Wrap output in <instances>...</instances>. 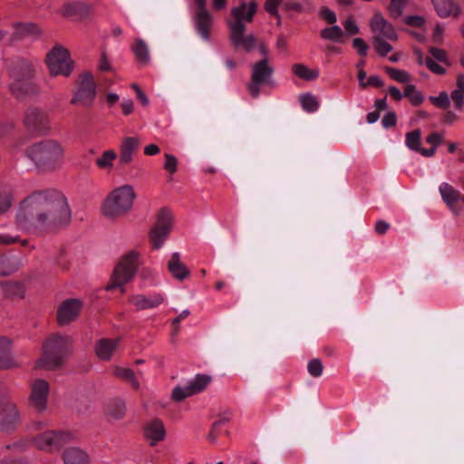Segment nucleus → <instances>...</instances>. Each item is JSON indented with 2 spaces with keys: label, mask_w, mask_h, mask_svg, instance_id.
I'll use <instances>...</instances> for the list:
<instances>
[{
  "label": "nucleus",
  "mask_w": 464,
  "mask_h": 464,
  "mask_svg": "<svg viewBox=\"0 0 464 464\" xmlns=\"http://www.w3.org/2000/svg\"><path fill=\"white\" fill-rule=\"evenodd\" d=\"M71 209L66 198L58 192H37L25 198L15 213L16 227L40 235L56 227L67 225Z\"/></svg>",
  "instance_id": "1"
},
{
  "label": "nucleus",
  "mask_w": 464,
  "mask_h": 464,
  "mask_svg": "<svg viewBox=\"0 0 464 464\" xmlns=\"http://www.w3.org/2000/svg\"><path fill=\"white\" fill-rule=\"evenodd\" d=\"M64 147L53 139L44 140L31 144L25 150L26 157L36 168L43 170H53L63 163Z\"/></svg>",
  "instance_id": "2"
},
{
  "label": "nucleus",
  "mask_w": 464,
  "mask_h": 464,
  "mask_svg": "<svg viewBox=\"0 0 464 464\" xmlns=\"http://www.w3.org/2000/svg\"><path fill=\"white\" fill-rule=\"evenodd\" d=\"M135 198L133 186L121 185L109 193L102 204V211L107 218L123 216L132 208Z\"/></svg>",
  "instance_id": "3"
},
{
  "label": "nucleus",
  "mask_w": 464,
  "mask_h": 464,
  "mask_svg": "<svg viewBox=\"0 0 464 464\" xmlns=\"http://www.w3.org/2000/svg\"><path fill=\"white\" fill-rule=\"evenodd\" d=\"M72 339L67 335L55 334L47 339L43 354L35 362L38 369H52L62 363L63 357L71 349Z\"/></svg>",
  "instance_id": "4"
},
{
  "label": "nucleus",
  "mask_w": 464,
  "mask_h": 464,
  "mask_svg": "<svg viewBox=\"0 0 464 464\" xmlns=\"http://www.w3.org/2000/svg\"><path fill=\"white\" fill-rule=\"evenodd\" d=\"M139 253L132 250L124 255L114 268L107 289H120L125 292V285L135 276L139 267Z\"/></svg>",
  "instance_id": "5"
},
{
  "label": "nucleus",
  "mask_w": 464,
  "mask_h": 464,
  "mask_svg": "<svg viewBox=\"0 0 464 464\" xmlns=\"http://www.w3.org/2000/svg\"><path fill=\"white\" fill-rule=\"evenodd\" d=\"M47 66L53 76H68L72 71V62L68 51L63 46H54L47 54Z\"/></svg>",
  "instance_id": "6"
},
{
  "label": "nucleus",
  "mask_w": 464,
  "mask_h": 464,
  "mask_svg": "<svg viewBox=\"0 0 464 464\" xmlns=\"http://www.w3.org/2000/svg\"><path fill=\"white\" fill-rule=\"evenodd\" d=\"M173 222V215L168 208H162L158 214L156 224L152 227L150 240L154 249H160L165 243Z\"/></svg>",
  "instance_id": "7"
},
{
  "label": "nucleus",
  "mask_w": 464,
  "mask_h": 464,
  "mask_svg": "<svg viewBox=\"0 0 464 464\" xmlns=\"http://www.w3.org/2000/svg\"><path fill=\"white\" fill-rule=\"evenodd\" d=\"M72 434L63 430H47L35 439L38 449L49 452L60 450L72 440Z\"/></svg>",
  "instance_id": "8"
},
{
  "label": "nucleus",
  "mask_w": 464,
  "mask_h": 464,
  "mask_svg": "<svg viewBox=\"0 0 464 464\" xmlns=\"http://www.w3.org/2000/svg\"><path fill=\"white\" fill-rule=\"evenodd\" d=\"M96 97V85L91 73H83L81 76L77 90L75 91L71 103L83 107H90Z\"/></svg>",
  "instance_id": "9"
},
{
  "label": "nucleus",
  "mask_w": 464,
  "mask_h": 464,
  "mask_svg": "<svg viewBox=\"0 0 464 464\" xmlns=\"http://www.w3.org/2000/svg\"><path fill=\"white\" fill-rule=\"evenodd\" d=\"M50 385L44 379H35L30 384L29 401L38 412H44L48 407Z\"/></svg>",
  "instance_id": "10"
},
{
  "label": "nucleus",
  "mask_w": 464,
  "mask_h": 464,
  "mask_svg": "<svg viewBox=\"0 0 464 464\" xmlns=\"http://www.w3.org/2000/svg\"><path fill=\"white\" fill-rule=\"evenodd\" d=\"M272 72L273 68L268 65L266 59L254 64L252 78L247 85V89L254 98L259 95L262 85L270 83Z\"/></svg>",
  "instance_id": "11"
},
{
  "label": "nucleus",
  "mask_w": 464,
  "mask_h": 464,
  "mask_svg": "<svg viewBox=\"0 0 464 464\" xmlns=\"http://www.w3.org/2000/svg\"><path fill=\"white\" fill-rule=\"evenodd\" d=\"M198 10L193 17L196 30L199 36L205 40H209V27L212 24L213 18L210 13L207 10L206 0H193Z\"/></svg>",
  "instance_id": "12"
},
{
  "label": "nucleus",
  "mask_w": 464,
  "mask_h": 464,
  "mask_svg": "<svg viewBox=\"0 0 464 464\" xmlns=\"http://www.w3.org/2000/svg\"><path fill=\"white\" fill-rule=\"evenodd\" d=\"M370 27L373 34V39L386 38L391 41L397 39V33L393 25L381 13L374 14L370 21Z\"/></svg>",
  "instance_id": "13"
},
{
  "label": "nucleus",
  "mask_w": 464,
  "mask_h": 464,
  "mask_svg": "<svg viewBox=\"0 0 464 464\" xmlns=\"http://www.w3.org/2000/svg\"><path fill=\"white\" fill-rule=\"evenodd\" d=\"M229 40L237 49L251 52L255 47L256 39L253 34H246V25L234 24L228 27Z\"/></svg>",
  "instance_id": "14"
},
{
  "label": "nucleus",
  "mask_w": 464,
  "mask_h": 464,
  "mask_svg": "<svg viewBox=\"0 0 464 464\" xmlns=\"http://www.w3.org/2000/svg\"><path fill=\"white\" fill-rule=\"evenodd\" d=\"M82 308L79 299H67L63 301L57 310V321L61 325H66L74 321Z\"/></svg>",
  "instance_id": "15"
},
{
  "label": "nucleus",
  "mask_w": 464,
  "mask_h": 464,
  "mask_svg": "<svg viewBox=\"0 0 464 464\" xmlns=\"http://www.w3.org/2000/svg\"><path fill=\"white\" fill-rule=\"evenodd\" d=\"M9 91L17 99H24L40 92L39 85L34 78L12 81L9 84Z\"/></svg>",
  "instance_id": "16"
},
{
  "label": "nucleus",
  "mask_w": 464,
  "mask_h": 464,
  "mask_svg": "<svg viewBox=\"0 0 464 464\" xmlns=\"http://www.w3.org/2000/svg\"><path fill=\"white\" fill-rule=\"evenodd\" d=\"M256 11V4L255 2L243 3L238 6L233 7L231 14L234 20H228L227 25L231 27L234 24L246 25L253 20Z\"/></svg>",
  "instance_id": "17"
},
{
  "label": "nucleus",
  "mask_w": 464,
  "mask_h": 464,
  "mask_svg": "<svg viewBox=\"0 0 464 464\" xmlns=\"http://www.w3.org/2000/svg\"><path fill=\"white\" fill-rule=\"evenodd\" d=\"M24 123L32 131L45 133L48 130V118L39 109H28L25 112Z\"/></svg>",
  "instance_id": "18"
},
{
  "label": "nucleus",
  "mask_w": 464,
  "mask_h": 464,
  "mask_svg": "<svg viewBox=\"0 0 464 464\" xmlns=\"http://www.w3.org/2000/svg\"><path fill=\"white\" fill-rule=\"evenodd\" d=\"M165 301V296L160 293H152L149 295L138 294L131 295L130 304L137 310L153 309L160 306Z\"/></svg>",
  "instance_id": "19"
},
{
  "label": "nucleus",
  "mask_w": 464,
  "mask_h": 464,
  "mask_svg": "<svg viewBox=\"0 0 464 464\" xmlns=\"http://www.w3.org/2000/svg\"><path fill=\"white\" fill-rule=\"evenodd\" d=\"M439 192L443 202L448 206L450 210L455 216H459L462 209L457 207V203L460 201V192L447 182H442L440 185Z\"/></svg>",
  "instance_id": "20"
},
{
  "label": "nucleus",
  "mask_w": 464,
  "mask_h": 464,
  "mask_svg": "<svg viewBox=\"0 0 464 464\" xmlns=\"http://www.w3.org/2000/svg\"><path fill=\"white\" fill-rule=\"evenodd\" d=\"M18 422V411L14 403L5 404L0 409V430L10 431L14 430Z\"/></svg>",
  "instance_id": "21"
},
{
  "label": "nucleus",
  "mask_w": 464,
  "mask_h": 464,
  "mask_svg": "<svg viewBox=\"0 0 464 464\" xmlns=\"http://www.w3.org/2000/svg\"><path fill=\"white\" fill-rule=\"evenodd\" d=\"M34 65L28 61L19 60L13 63L9 70V74L12 81L34 78Z\"/></svg>",
  "instance_id": "22"
},
{
  "label": "nucleus",
  "mask_w": 464,
  "mask_h": 464,
  "mask_svg": "<svg viewBox=\"0 0 464 464\" xmlns=\"http://www.w3.org/2000/svg\"><path fill=\"white\" fill-rule=\"evenodd\" d=\"M144 435L150 445H155L166 437V430L161 420L155 419L149 421L144 427Z\"/></svg>",
  "instance_id": "23"
},
{
  "label": "nucleus",
  "mask_w": 464,
  "mask_h": 464,
  "mask_svg": "<svg viewBox=\"0 0 464 464\" xmlns=\"http://www.w3.org/2000/svg\"><path fill=\"white\" fill-rule=\"evenodd\" d=\"M139 146L140 140L137 137H125L120 145V163L126 165L131 162Z\"/></svg>",
  "instance_id": "24"
},
{
  "label": "nucleus",
  "mask_w": 464,
  "mask_h": 464,
  "mask_svg": "<svg viewBox=\"0 0 464 464\" xmlns=\"http://www.w3.org/2000/svg\"><path fill=\"white\" fill-rule=\"evenodd\" d=\"M437 14L440 18L458 17L460 7L453 0H432Z\"/></svg>",
  "instance_id": "25"
},
{
  "label": "nucleus",
  "mask_w": 464,
  "mask_h": 464,
  "mask_svg": "<svg viewBox=\"0 0 464 464\" xmlns=\"http://www.w3.org/2000/svg\"><path fill=\"white\" fill-rule=\"evenodd\" d=\"M119 339H102L95 345V353L100 360H111L119 345Z\"/></svg>",
  "instance_id": "26"
},
{
  "label": "nucleus",
  "mask_w": 464,
  "mask_h": 464,
  "mask_svg": "<svg viewBox=\"0 0 464 464\" xmlns=\"http://www.w3.org/2000/svg\"><path fill=\"white\" fill-rule=\"evenodd\" d=\"M12 343L7 338L0 339V369L16 366L11 350Z\"/></svg>",
  "instance_id": "27"
},
{
  "label": "nucleus",
  "mask_w": 464,
  "mask_h": 464,
  "mask_svg": "<svg viewBox=\"0 0 464 464\" xmlns=\"http://www.w3.org/2000/svg\"><path fill=\"white\" fill-rule=\"evenodd\" d=\"M168 269L173 277L180 281L186 279L189 275V271L186 266L181 263L179 254L177 252L172 254L168 263Z\"/></svg>",
  "instance_id": "28"
},
{
  "label": "nucleus",
  "mask_w": 464,
  "mask_h": 464,
  "mask_svg": "<svg viewBox=\"0 0 464 464\" xmlns=\"http://www.w3.org/2000/svg\"><path fill=\"white\" fill-rule=\"evenodd\" d=\"M65 464H89V458L85 452L78 448L68 449L63 456Z\"/></svg>",
  "instance_id": "29"
},
{
  "label": "nucleus",
  "mask_w": 464,
  "mask_h": 464,
  "mask_svg": "<svg viewBox=\"0 0 464 464\" xmlns=\"http://www.w3.org/2000/svg\"><path fill=\"white\" fill-rule=\"evenodd\" d=\"M116 159L117 153L113 150H106L95 160V165L100 169L110 171L113 169Z\"/></svg>",
  "instance_id": "30"
},
{
  "label": "nucleus",
  "mask_w": 464,
  "mask_h": 464,
  "mask_svg": "<svg viewBox=\"0 0 464 464\" xmlns=\"http://www.w3.org/2000/svg\"><path fill=\"white\" fill-rule=\"evenodd\" d=\"M211 382V377L205 374H198L188 381L187 386L190 390V393L197 394L201 392Z\"/></svg>",
  "instance_id": "31"
},
{
  "label": "nucleus",
  "mask_w": 464,
  "mask_h": 464,
  "mask_svg": "<svg viewBox=\"0 0 464 464\" xmlns=\"http://www.w3.org/2000/svg\"><path fill=\"white\" fill-rule=\"evenodd\" d=\"M293 72L299 78L305 81L315 80L319 76L317 69H310L303 63H296L293 65Z\"/></svg>",
  "instance_id": "32"
},
{
  "label": "nucleus",
  "mask_w": 464,
  "mask_h": 464,
  "mask_svg": "<svg viewBox=\"0 0 464 464\" xmlns=\"http://www.w3.org/2000/svg\"><path fill=\"white\" fill-rule=\"evenodd\" d=\"M20 266L17 259L7 256H0V276H9L15 272Z\"/></svg>",
  "instance_id": "33"
},
{
  "label": "nucleus",
  "mask_w": 464,
  "mask_h": 464,
  "mask_svg": "<svg viewBox=\"0 0 464 464\" xmlns=\"http://www.w3.org/2000/svg\"><path fill=\"white\" fill-rule=\"evenodd\" d=\"M132 51L140 63H148L150 60V53L146 43L141 39H137L133 45Z\"/></svg>",
  "instance_id": "34"
},
{
  "label": "nucleus",
  "mask_w": 464,
  "mask_h": 464,
  "mask_svg": "<svg viewBox=\"0 0 464 464\" xmlns=\"http://www.w3.org/2000/svg\"><path fill=\"white\" fill-rule=\"evenodd\" d=\"M321 37L336 43H343V32L338 25H333L323 29L320 33Z\"/></svg>",
  "instance_id": "35"
},
{
  "label": "nucleus",
  "mask_w": 464,
  "mask_h": 464,
  "mask_svg": "<svg viewBox=\"0 0 464 464\" xmlns=\"http://www.w3.org/2000/svg\"><path fill=\"white\" fill-rule=\"evenodd\" d=\"M115 375L126 381L133 389H140V382L137 380L134 372L130 368H117Z\"/></svg>",
  "instance_id": "36"
},
{
  "label": "nucleus",
  "mask_w": 464,
  "mask_h": 464,
  "mask_svg": "<svg viewBox=\"0 0 464 464\" xmlns=\"http://www.w3.org/2000/svg\"><path fill=\"white\" fill-rule=\"evenodd\" d=\"M125 402L121 399H115L109 403L108 415L117 420L125 414Z\"/></svg>",
  "instance_id": "37"
},
{
  "label": "nucleus",
  "mask_w": 464,
  "mask_h": 464,
  "mask_svg": "<svg viewBox=\"0 0 464 464\" xmlns=\"http://www.w3.org/2000/svg\"><path fill=\"white\" fill-rule=\"evenodd\" d=\"M420 130H414L411 132L406 133L405 145L409 150L418 152L419 150H420Z\"/></svg>",
  "instance_id": "38"
},
{
  "label": "nucleus",
  "mask_w": 464,
  "mask_h": 464,
  "mask_svg": "<svg viewBox=\"0 0 464 464\" xmlns=\"http://www.w3.org/2000/svg\"><path fill=\"white\" fill-rule=\"evenodd\" d=\"M84 10V5L82 2H69L63 5L61 14L64 17H72L82 13Z\"/></svg>",
  "instance_id": "39"
},
{
  "label": "nucleus",
  "mask_w": 464,
  "mask_h": 464,
  "mask_svg": "<svg viewBox=\"0 0 464 464\" xmlns=\"http://www.w3.org/2000/svg\"><path fill=\"white\" fill-rule=\"evenodd\" d=\"M302 108L307 112H314L318 109V101L316 97L311 93H305L300 96Z\"/></svg>",
  "instance_id": "40"
},
{
  "label": "nucleus",
  "mask_w": 464,
  "mask_h": 464,
  "mask_svg": "<svg viewBox=\"0 0 464 464\" xmlns=\"http://www.w3.org/2000/svg\"><path fill=\"white\" fill-rule=\"evenodd\" d=\"M386 72L390 75L392 79L399 82L407 83L411 81V76L408 72L404 70L387 67Z\"/></svg>",
  "instance_id": "41"
},
{
  "label": "nucleus",
  "mask_w": 464,
  "mask_h": 464,
  "mask_svg": "<svg viewBox=\"0 0 464 464\" xmlns=\"http://www.w3.org/2000/svg\"><path fill=\"white\" fill-rule=\"evenodd\" d=\"M404 95L415 106L420 105L424 100L422 93L412 84L406 86Z\"/></svg>",
  "instance_id": "42"
},
{
  "label": "nucleus",
  "mask_w": 464,
  "mask_h": 464,
  "mask_svg": "<svg viewBox=\"0 0 464 464\" xmlns=\"http://www.w3.org/2000/svg\"><path fill=\"white\" fill-rule=\"evenodd\" d=\"M430 101L438 108L448 109L450 105V98L447 92L443 91L437 96H430Z\"/></svg>",
  "instance_id": "43"
},
{
  "label": "nucleus",
  "mask_w": 464,
  "mask_h": 464,
  "mask_svg": "<svg viewBox=\"0 0 464 464\" xmlns=\"http://www.w3.org/2000/svg\"><path fill=\"white\" fill-rule=\"evenodd\" d=\"M406 3L407 0H391V5L389 6L390 15L393 19L400 18L403 13Z\"/></svg>",
  "instance_id": "44"
},
{
  "label": "nucleus",
  "mask_w": 464,
  "mask_h": 464,
  "mask_svg": "<svg viewBox=\"0 0 464 464\" xmlns=\"http://www.w3.org/2000/svg\"><path fill=\"white\" fill-rule=\"evenodd\" d=\"M386 38L373 39L372 44L378 53L386 56L392 50V46L387 43Z\"/></svg>",
  "instance_id": "45"
},
{
  "label": "nucleus",
  "mask_w": 464,
  "mask_h": 464,
  "mask_svg": "<svg viewBox=\"0 0 464 464\" xmlns=\"http://www.w3.org/2000/svg\"><path fill=\"white\" fill-rule=\"evenodd\" d=\"M13 195L9 191H0V215L6 212L13 204Z\"/></svg>",
  "instance_id": "46"
},
{
  "label": "nucleus",
  "mask_w": 464,
  "mask_h": 464,
  "mask_svg": "<svg viewBox=\"0 0 464 464\" xmlns=\"http://www.w3.org/2000/svg\"><path fill=\"white\" fill-rule=\"evenodd\" d=\"M323 363L319 359H313L307 364V371L313 377H319L323 373Z\"/></svg>",
  "instance_id": "47"
},
{
  "label": "nucleus",
  "mask_w": 464,
  "mask_h": 464,
  "mask_svg": "<svg viewBox=\"0 0 464 464\" xmlns=\"http://www.w3.org/2000/svg\"><path fill=\"white\" fill-rule=\"evenodd\" d=\"M430 53L435 62L442 63L446 65H450V61L447 53L440 48L432 47L430 49Z\"/></svg>",
  "instance_id": "48"
},
{
  "label": "nucleus",
  "mask_w": 464,
  "mask_h": 464,
  "mask_svg": "<svg viewBox=\"0 0 464 464\" xmlns=\"http://www.w3.org/2000/svg\"><path fill=\"white\" fill-rule=\"evenodd\" d=\"M18 29L24 35L39 36L42 34L41 29L34 24H21Z\"/></svg>",
  "instance_id": "49"
},
{
  "label": "nucleus",
  "mask_w": 464,
  "mask_h": 464,
  "mask_svg": "<svg viewBox=\"0 0 464 464\" xmlns=\"http://www.w3.org/2000/svg\"><path fill=\"white\" fill-rule=\"evenodd\" d=\"M283 0H266L265 9L266 11L275 16L278 22L280 21V15L278 14V6L282 4Z\"/></svg>",
  "instance_id": "50"
},
{
  "label": "nucleus",
  "mask_w": 464,
  "mask_h": 464,
  "mask_svg": "<svg viewBox=\"0 0 464 464\" xmlns=\"http://www.w3.org/2000/svg\"><path fill=\"white\" fill-rule=\"evenodd\" d=\"M193 394L190 393V390H188V387L186 386H177L172 391V399L180 401L184 400L187 397L192 396Z\"/></svg>",
  "instance_id": "51"
},
{
  "label": "nucleus",
  "mask_w": 464,
  "mask_h": 464,
  "mask_svg": "<svg viewBox=\"0 0 464 464\" xmlns=\"http://www.w3.org/2000/svg\"><path fill=\"white\" fill-rule=\"evenodd\" d=\"M424 64L436 74L443 75L446 73V69L435 62L432 58L426 57Z\"/></svg>",
  "instance_id": "52"
},
{
  "label": "nucleus",
  "mask_w": 464,
  "mask_h": 464,
  "mask_svg": "<svg viewBox=\"0 0 464 464\" xmlns=\"http://www.w3.org/2000/svg\"><path fill=\"white\" fill-rule=\"evenodd\" d=\"M177 167H178L177 158L171 154H166L164 169L170 173H174L177 171Z\"/></svg>",
  "instance_id": "53"
},
{
  "label": "nucleus",
  "mask_w": 464,
  "mask_h": 464,
  "mask_svg": "<svg viewBox=\"0 0 464 464\" xmlns=\"http://www.w3.org/2000/svg\"><path fill=\"white\" fill-rule=\"evenodd\" d=\"M451 99L456 106V108H461L464 104V89L456 88L451 92Z\"/></svg>",
  "instance_id": "54"
},
{
  "label": "nucleus",
  "mask_w": 464,
  "mask_h": 464,
  "mask_svg": "<svg viewBox=\"0 0 464 464\" xmlns=\"http://www.w3.org/2000/svg\"><path fill=\"white\" fill-rule=\"evenodd\" d=\"M353 46L360 55L365 56L367 54L368 45L362 38H354L353 40Z\"/></svg>",
  "instance_id": "55"
},
{
  "label": "nucleus",
  "mask_w": 464,
  "mask_h": 464,
  "mask_svg": "<svg viewBox=\"0 0 464 464\" xmlns=\"http://www.w3.org/2000/svg\"><path fill=\"white\" fill-rule=\"evenodd\" d=\"M343 27L348 35L356 34L359 32V27L353 19H347L343 23Z\"/></svg>",
  "instance_id": "56"
},
{
  "label": "nucleus",
  "mask_w": 464,
  "mask_h": 464,
  "mask_svg": "<svg viewBox=\"0 0 464 464\" xmlns=\"http://www.w3.org/2000/svg\"><path fill=\"white\" fill-rule=\"evenodd\" d=\"M405 24L411 26L421 27L424 24V19L420 15H410L404 19Z\"/></svg>",
  "instance_id": "57"
},
{
  "label": "nucleus",
  "mask_w": 464,
  "mask_h": 464,
  "mask_svg": "<svg viewBox=\"0 0 464 464\" xmlns=\"http://www.w3.org/2000/svg\"><path fill=\"white\" fill-rule=\"evenodd\" d=\"M442 135L437 132H433L426 138V141L435 149L442 142Z\"/></svg>",
  "instance_id": "58"
},
{
  "label": "nucleus",
  "mask_w": 464,
  "mask_h": 464,
  "mask_svg": "<svg viewBox=\"0 0 464 464\" xmlns=\"http://www.w3.org/2000/svg\"><path fill=\"white\" fill-rule=\"evenodd\" d=\"M397 117L394 112H388L382 120L384 128H390L396 124Z\"/></svg>",
  "instance_id": "59"
},
{
  "label": "nucleus",
  "mask_w": 464,
  "mask_h": 464,
  "mask_svg": "<svg viewBox=\"0 0 464 464\" xmlns=\"http://www.w3.org/2000/svg\"><path fill=\"white\" fill-rule=\"evenodd\" d=\"M321 14L330 24H334L336 22V15L334 12L327 7L322 9Z\"/></svg>",
  "instance_id": "60"
},
{
  "label": "nucleus",
  "mask_w": 464,
  "mask_h": 464,
  "mask_svg": "<svg viewBox=\"0 0 464 464\" xmlns=\"http://www.w3.org/2000/svg\"><path fill=\"white\" fill-rule=\"evenodd\" d=\"M131 88L136 92L137 97L140 101V102L144 106H147L149 104V99L145 95V93L140 90V88L136 83H132Z\"/></svg>",
  "instance_id": "61"
},
{
  "label": "nucleus",
  "mask_w": 464,
  "mask_h": 464,
  "mask_svg": "<svg viewBox=\"0 0 464 464\" xmlns=\"http://www.w3.org/2000/svg\"><path fill=\"white\" fill-rule=\"evenodd\" d=\"M18 240V237L11 236L9 234H0V246L11 245Z\"/></svg>",
  "instance_id": "62"
},
{
  "label": "nucleus",
  "mask_w": 464,
  "mask_h": 464,
  "mask_svg": "<svg viewBox=\"0 0 464 464\" xmlns=\"http://www.w3.org/2000/svg\"><path fill=\"white\" fill-rule=\"evenodd\" d=\"M123 113L129 115L133 111V102L130 99H124L121 102Z\"/></svg>",
  "instance_id": "63"
},
{
  "label": "nucleus",
  "mask_w": 464,
  "mask_h": 464,
  "mask_svg": "<svg viewBox=\"0 0 464 464\" xmlns=\"http://www.w3.org/2000/svg\"><path fill=\"white\" fill-rule=\"evenodd\" d=\"M443 35H444L443 27L440 25H437L433 31V35H432L433 41L435 43H440L443 38Z\"/></svg>",
  "instance_id": "64"
}]
</instances>
